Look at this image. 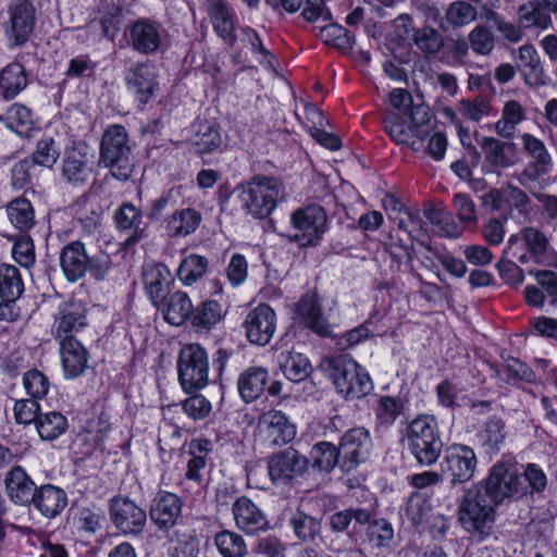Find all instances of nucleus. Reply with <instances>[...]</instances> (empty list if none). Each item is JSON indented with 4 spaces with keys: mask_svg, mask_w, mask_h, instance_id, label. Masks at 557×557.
<instances>
[{
    "mask_svg": "<svg viewBox=\"0 0 557 557\" xmlns=\"http://www.w3.org/2000/svg\"><path fill=\"white\" fill-rule=\"evenodd\" d=\"M478 438L487 454L498 453L506 438L504 421L499 418H491L483 424Z\"/></svg>",
    "mask_w": 557,
    "mask_h": 557,
    "instance_id": "46",
    "label": "nucleus"
},
{
    "mask_svg": "<svg viewBox=\"0 0 557 557\" xmlns=\"http://www.w3.org/2000/svg\"><path fill=\"white\" fill-rule=\"evenodd\" d=\"M309 460L293 447L273 455L268 462L270 479L275 484H286L301 475L308 468Z\"/></svg>",
    "mask_w": 557,
    "mask_h": 557,
    "instance_id": "20",
    "label": "nucleus"
},
{
    "mask_svg": "<svg viewBox=\"0 0 557 557\" xmlns=\"http://www.w3.org/2000/svg\"><path fill=\"white\" fill-rule=\"evenodd\" d=\"M497 505L481 486H473L462 497L458 520L468 533L484 539L493 529Z\"/></svg>",
    "mask_w": 557,
    "mask_h": 557,
    "instance_id": "3",
    "label": "nucleus"
},
{
    "mask_svg": "<svg viewBox=\"0 0 557 557\" xmlns=\"http://www.w3.org/2000/svg\"><path fill=\"white\" fill-rule=\"evenodd\" d=\"M226 314V309L218 299H207L195 308L190 323L198 332H209L220 323Z\"/></svg>",
    "mask_w": 557,
    "mask_h": 557,
    "instance_id": "36",
    "label": "nucleus"
},
{
    "mask_svg": "<svg viewBox=\"0 0 557 557\" xmlns=\"http://www.w3.org/2000/svg\"><path fill=\"white\" fill-rule=\"evenodd\" d=\"M373 511L361 507H350L330 516V528L333 532H344L354 520L357 524L364 525L371 521Z\"/></svg>",
    "mask_w": 557,
    "mask_h": 557,
    "instance_id": "49",
    "label": "nucleus"
},
{
    "mask_svg": "<svg viewBox=\"0 0 557 557\" xmlns=\"http://www.w3.org/2000/svg\"><path fill=\"white\" fill-rule=\"evenodd\" d=\"M269 381V372L263 367L252 366L238 377L237 387L245 403L258 399L264 392Z\"/></svg>",
    "mask_w": 557,
    "mask_h": 557,
    "instance_id": "35",
    "label": "nucleus"
},
{
    "mask_svg": "<svg viewBox=\"0 0 557 557\" xmlns=\"http://www.w3.org/2000/svg\"><path fill=\"white\" fill-rule=\"evenodd\" d=\"M552 11L540 0H532L519 7V23L524 28L546 30L553 25Z\"/></svg>",
    "mask_w": 557,
    "mask_h": 557,
    "instance_id": "38",
    "label": "nucleus"
},
{
    "mask_svg": "<svg viewBox=\"0 0 557 557\" xmlns=\"http://www.w3.org/2000/svg\"><path fill=\"white\" fill-rule=\"evenodd\" d=\"M242 209L255 219L268 218L278 202L285 198V186L281 178L256 175L238 187Z\"/></svg>",
    "mask_w": 557,
    "mask_h": 557,
    "instance_id": "2",
    "label": "nucleus"
},
{
    "mask_svg": "<svg viewBox=\"0 0 557 557\" xmlns=\"http://www.w3.org/2000/svg\"><path fill=\"white\" fill-rule=\"evenodd\" d=\"M232 511L237 528L248 534L264 531L269 527L267 515L246 496H240L234 502Z\"/></svg>",
    "mask_w": 557,
    "mask_h": 557,
    "instance_id": "27",
    "label": "nucleus"
},
{
    "mask_svg": "<svg viewBox=\"0 0 557 557\" xmlns=\"http://www.w3.org/2000/svg\"><path fill=\"white\" fill-rule=\"evenodd\" d=\"M312 467L324 472H330L336 465L339 466L341 457L337 446L330 442L317 443L310 451Z\"/></svg>",
    "mask_w": 557,
    "mask_h": 557,
    "instance_id": "50",
    "label": "nucleus"
},
{
    "mask_svg": "<svg viewBox=\"0 0 557 557\" xmlns=\"http://www.w3.org/2000/svg\"><path fill=\"white\" fill-rule=\"evenodd\" d=\"M24 292V281L20 270L8 263L0 264V297L4 301L15 302Z\"/></svg>",
    "mask_w": 557,
    "mask_h": 557,
    "instance_id": "42",
    "label": "nucleus"
},
{
    "mask_svg": "<svg viewBox=\"0 0 557 557\" xmlns=\"http://www.w3.org/2000/svg\"><path fill=\"white\" fill-rule=\"evenodd\" d=\"M90 260L85 251V247L79 242H73L66 245L60 255V264L66 278L76 282L84 276Z\"/></svg>",
    "mask_w": 557,
    "mask_h": 557,
    "instance_id": "32",
    "label": "nucleus"
},
{
    "mask_svg": "<svg viewBox=\"0 0 557 557\" xmlns=\"http://www.w3.org/2000/svg\"><path fill=\"white\" fill-rule=\"evenodd\" d=\"M214 545L222 557H245L248 553L244 537L230 530H223L214 535Z\"/></svg>",
    "mask_w": 557,
    "mask_h": 557,
    "instance_id": "51",
    "label": "nucleus"
},
{
    "mask_svg": "<svg viewBox=\"0 0 557 557\" xmlns=\"http://www.w3.org/2000/svg\"><path fill=\"white\" fill-rule=\"evenodd\" d=\"M407 116L410 125H407L399 113L388 112L383 120L384 129L395 143L419 150L420 141L430 134L429 123L432 117L430 108L425 104H417Z\"/></svg>",
    "mask_w": 557,
    "mask_h": 557,
    "instance_id": "7",
    "label": "nucleus"
},
{
    "mask_svg": "<svg viewBox=\"0 0 557 557\" xmlns=\"http://www.w3.org/2000/svg\"><path fill=\"white\" fill-rule=\"evenodd\" d=\"M159 309L169 324L180 326L187 319H191L193 302L185 292L177 290L165 299Z\"/></svg>",
    "mask_w": 557,
    "mask_h": 557,
    "instance_id": "37",
    "label": "nucleus"
},
{
    "mask_svg": "<svg viewBox=\"0 0 557 557\" xmlns=\"http://www.w3.org/2000/svg\"><path fill=\"white\" fill-rule=\"evenodd\" d=\"M92 172V156L85 143L66 148L62 159V177L74 186L86 183Z\"/></svg>",
    "mask_w": 557,
    "mask_h": 557,
    "instance_id": "21",
    "label": "nucleus"
},
{
    "mask_svg": "<svg viewBox=\"0 0 557 557\" xmlns=\"http://www.w3.org/2000/svg\"><path fill=\"white\" fill-rule=\"evenodd\" d=\"M213 28L228 44L235 41L233 14L223 0H208Z\"/></svg>",
    "mask_w": 557,
    "mask_h": 557,
    "instance_id": "39",
    "label": "nucleus"
},
{
    "mask_svg": "<svg viewBox=\"0 0 557 557\" xmlns=\"http://www.w3.org/2000/svg\"><path fill=\"white\" fill-rule=\"evenodd\" d=\"M125 82L128 90L140 104H147L159 90L157 67L150 62L138 63L128 70Z\"/></svg>",
    "mask_w": 557,
    "mask_h": 557,
    "instance_id": "22",
    "label": "nucleus"
},
{
    "mask_svg": "<svg viewBox=\"0 0 557 557\" xmlns=\"http://www.w3.org/2000/svg\"><path fill=\"white\" fill-rule=\"evenodd\" d=\"M193 145L198 153H209L216 150L221 146L219 129L209 122L198 123Z\"/></svg>",
    "mask_w": 557,
    "mask_h": 557,
    "instance_id": "54",
    "label": "nucleus"
},
{
    "mask_svg": "<svg viewBox=\"0 0 557 557\" xmlns=\"http://www.w3.org/2000/svg\"><path fill=\"white\" fill-rule=\"evenodd\" d=\"M178 381L186 393H194L209 383V357L199 344L185 345L177 360Z\"/></svg>",
    "mask_w": 557,
    "mask_h": 557,
    "instance_id": "8",
    "label": "nucleus"
},
{
    "mask_svg": "<svg viewBox=\"0 0 557 557\" xmlns=\"http://www.w3.org/2000/svg\"><path fill=\"white\" fill-rule=\"evenodd\" d=\"M7 214L11 224L21 232H27L35 225L34 207L24 197L12 200L7 206Z\"/></svg>",
    "mask_w": 557,
    "mask_h": 557,
    "instance_id": "45",
    "label": "nucleus"
},
{
    "mask_svg": "<svg viewBox=\"0 0 557 557\" xmlns=\"http://www.w3.org/2000/svg\"><path fill=\"white\" fill-rule=\"evenodd\" d=\"M257 436L270 446L286 445L295 438L296 426L283 411L269 410L259 417Z\"/></svg>",
    "mask_w": 557,
    "mask_h": 557,
    "instance_id": "16",
    "label": "nucleus"
},
{
    "mask_svg": "<svg viewBox=\"0 0 557 557\" xmlns=\"http://www.w3.org/2000/svg\"><path fill=\"white\" fill-rule=\"evenodd\" d=\"M404 408L399 398L383 396L379 399L375 409L376 420L381 425L391 426L399 417Z\"/></svg>",
    "mask_w": 557,
    "mask_h": 557,
    "instance_id": "61",
    "label": "nucleus"
},
{
    "mask_svg": "<svg viewBox=\"0 0 557 557\" xmlns=\"http://www.w3.org/2000/svg\"><path fill=\"white\" fill-rule=\"evenodd\" d=\"M424 215L431 224L437 227L438 234L451 238L460 236L461 230L446 210L432 207L424 211Z\"/></svg>",
    "mask_w": 557,
    "mask_h": 557,
    "instance_id": "58",
    "label": "nucleus"
},
{
    "mask_svg": "<svg viewBox=\"0 0 557 557\" xmlns=\"http://www.w3.org/2000/svg\"><path fill=\"white\" fill-rule=\"evenodd\" d=\"M117 228L125 233V245L132 246L146 237V224L143 221V214L132 203H124L114 214Z\"/></svg>",
    "mask_w": 557,
    "mask_h": 557,
    "instance_id": "30",
    "label": "nucleus"
},
{
    "mask_svg": "<svg viewBox=\"0 0 557 557\" xmlns=\"http://www.w3.org/2000/svg\"><path fill=\"white\" fill-rule=\"evenodd\" d=\"M30 504H34L35 508L47 518H54L61 513V511L67 505L66 493L52 484H46L36 488L34 499Z\"/></svg>",
    "mask_w": 557,
    "mask_h": 557,
    "instance_id": "33",
    "label": "nucleus"
},
{
    "mask_svg": "<svg viewBox=\"0 0 557 557\" xmlns=\"http://www.w3.org/2000/svg\"><path fill=\"white\" fill-rule=\"evenodd\" d=\"M406 438L417 462L431 466L438 459L443 442L440 436L437 421L434 416L420 414L407 426Z\"/></svg>",
    "mask_w": 557,
    "mask_h": 557,
    "instance_id": "5",
    "label": "nucleus"
},
{
    "mask_svg": "<svg viewBox=\"0 0 557 557\" xmlns=\"http://www.w3.org/2000/svg\"><path fill=\"white\" fill-rule=\"evenodd\" d=\"M23 386L30 398L38 400L48 394L50 382L41 371L32 369L24 373Z\"/></svg>",
    "mask_w": 557,
    "mask_h": 557,
    "instance_id": "63",
    "label": "nucleus"
},
{
    "mask_svg": "<svg viewBox=\"0 0 557 557\" xmlns=\"http://www.w3.org/2000/svg\"><path fill=\"white\" fill-rule=\"evenodd\" d=\"M290 524L295 535L301 541L313 540L321 532V522L300 510L293 515Z\"/></svg>",
    "mask_w": 557,
    "mask_h": 557,
    "instance_id": "59",
    "label": "nucleus"
},
{
    "mask_svg": "<svg viewBox=\"0 0 557 557\" xmlns=\"http://www.w3.org/2000/svg\"><path fill=\"white\" fill-rule=\"evenodd\" d=\"M87 325V309L76 300L62 301L54 313L52 335L61 341L75 338L74 335Z\"/></svg>",
    "mask_w": 557,
    "mask_h": 557,
    "instance_id": "18",
    "label": "nucleus"
},
{
    "mask_svg": "<svg viewBox=\"0 0 557 557\" xmlns=\"http://www.w3.org/2000/svg\"><path fill=\"white\" fill-rule=\"evenodd\" d=\"M100 162L110 169L113 177L126 181L134 169L132 147L124 126L110 125L103 133L100 145Z\"/></svg>",
    "mask_w": 557,
    "mask_h": 557,
    "instance_id": "6",
    "label": "nucleus"
},
{
    "mask_svg": "<svg viewBox=\"0 0 557 557\" xmlns=\"http://www.w3.org/2000/svg\"><path fill=\"white\" fill-rule=\"evenodd\" d=\"M457 110L459 115L474 123H479L484 117L495 113L492 99L483 95L460 99L457 103Z\"/></svg>",
    "mask_w": 557,
    "mask_h": 557,
    "instance_id": "44",
    "label": "nucleus"
},
{
    "mask_svg": "<svg viewBox=\"0 0 557 557\" xmlns=\"http://www.w3.org/2000/svg\"><path fill=\"white\" fill-rule=\"evenodd\" d=\"M547 248L548 239L545 234L534 226H527L509 236L506 252L521 263L540 262Z\"/></svg>",
    "mask_w": 557,
    "mask_h": 557,
    "instance_id": "13",
    "label": "nucleus"
},
{
    "mask_svg": "<svg viewBox=\"0 0 557 557\" xmlns=\"http://www.w3.org/2000/svg\"><path fill=\"white\" fill-rule=\"evenodd\" d=\"M67 419L58 411L39 414L36 420V429L42 441H54L67 430Z\"/></svg>",
    "mask_w": 557,
    "mask_h": 557,
    "instance_id": "47",
    "label": "nucleus"
},
{
    "mask_svg": "<svg viewBox=\"0 0 557 557\" xmlns=\"http://www.w3.org/2000/svg\"><path fill=\"white\" fill-rule=\"evenodd\" d=\"M505 205L510 212H516L519 216L528 218L531 212V200L529 196L519 187L508 185L505 187Z\"/></svg>",
    "mask_w": 557,
    "mask_h": 557,
    "instance_id": "64",
    "label": "nucleus"
},
{
    "mask_svg": "<svg viewBox=\"0 0 557 557\" xmlns=\"http://www.w3.org/2000/svg\"><path fill=\"white\" fill-rule=\"evenodd\" d=\"M527 120V110L518 100L504 102L500 117L493 124L492 129L503 139L511 140L518 126Z\"/></svg>",
    "mask_w": 557,
    "mask_h": 557,
    "instance_id": "31",
    "label": "nucleus"
},
{
    "mask_svg": "<svg viewBox=\"0 0 557 557\" xmlns=\"http://www.w3.org/2000/svg\"><path fill=\"white\" fill-rule=\"evenodd\" d=\"M183 502L178 495L161 491L152 500L150 519L160 530L173 528L182 513Z\"/></svg>",
    "mask_w": 557,
    "mask_h": 557,
    "instance_id": "26",
    "label": "nucleus"
},
{
    "mask_svg": "<svg viewBox=\"0 0 557 557\" xmlns=\"http://www.w3.org/2000/svg\"><path fill=\"white\" fill-rule=\"evenodd\" d=\"M517 53V65L524 74L527 83H531V79L537 81L543 69L540 55L534 46L523 45L518 48Z\"/></svg>",
    "mask_w": 557,
    "mask_h": 557,
    "instance_id": "52",
    "label": "nucleus"
},
{
    "mask_svg": "<svg viewBox=\"0 0 557 557\" xmlns=\"http://www.w3.org/2000/svg\"><path fill=\"white\" fill-rule=\"evenodd\" d=\"M98 13L99 17L89 22L84 30L88 35H92L94 42L100 41L102 37L114 40L122 25V7L112 1L101 0Z\"/></svg>",
    "mask_w": 557,
    "mask_h": 557,
    "instance_id": "23",
    "label": "nucleus"
},
{
    "mask_svg": "<svg viewBox=\"0 0 557 557\" xmlns=\"http://www.w3.org/2000/svg\"><path fill=\"white\" fill-rule=\"evenodd\" d=\"M499 376L508 384H517L518 382L532 383L536 375L534 371L523 361L510 358L507 363L499 370Z\"/></svg>",
    "mask_w": 557,
    "mask_h": 557,
    "instance_id": "57",
    "label": "nucleus"
},
{
    "mask_svg": "<svg viewBox=\"0 0 557 557\" xmlns=\"http://www.w3.org/2000/svg\"><path fill=\"white\" fill-rule=\"evenodd\" d=\"M277 317L267 304H259L248 311L243 329L247 341L257 346L268 345L276 331Z\"/></svg>",
    "mask_w": 557,
    "mask_h": 557,
    "instance_id": "17",
    "label": "nucleus"
},
{
    "mask_svg": "<svg viewBox=\"0 0 557 557\" xmlns=\"http://www.w3.org/2000/svg\"><path fill=\"white\" fill-rule=\"evenodd\" d=\"M281 367L285 376L292 382H301L311 373V363L301 352L288 351L282 354Z\"/></svg>",
    "mask_w": 557,
    "mask_h": 557,
    "instance_id": "48",
    "label": "nucleus"
},
{
    "mask_svg": "<svg viewBox=\"0 0 557 557\" xmlns=\"http://www.w3.org/2000/svg\"><path fill=\"white\" fill-rule=\"evenodd\" d=\"M143 280L148 298L160 308L173 283L170 269L163 263H148L144 268Z\"/></svg>",
    "mask_w": 557,
    "mask_h": 557,
    "instance_id": "25",
    "label": "nucleus"
},
{
    "mask_svg": "<svg viewBox=\"0 0 557 557\" xmlns=\"http://www.w3.org/2000/svg\"><path fill=\"white\" fill-rule=\"evenodd\" d=\"M164 29L159 23L139 18L128 28L131 47L143 54H152L161 47Z\"/></svg>",
    "mask_w": 557,
    "mask_h": 557,
    "instance_id": "24",
    "label": "nucleus"
},
{
    "mask_svg": "<svg viewBox=\"0 0 557 557\" xmlns=\"http://www.w3.org/2000/svg\"><path fill=\"white\" fill-rule=\"evenodd\" d=\"M293 240L302 247L317 246L327 228V215L319 205L298 208L290 215Z\"/></svg>",
    "mask_w": 557,
    "mask_h": 557,
    "instance_id": "9",
    "label": "nucleus"
},
{
    "mask_svg": "<svg viewBox=\"0 0 557 557\" xmlns=\"http://www.w3.org/2000/svg\"><path fill=\"white\" fill-rule=\"evenodd\" d=\"M476 18V9L467 1L451 2L445 12V22L453 28L466 27Z\"/></svg>",
    "mask_w": 557,
    "mask_h": 557,
    "instance_id": "53",
    "label": "nucleus"
},
{
    "mask_svg": "<svg viewBox=\"0 0 557 557\" xmlns=\"http://www.w3.org/2000/svg\"><path fill=\"white\" fill-rule=\"evenodd\" d=\"M412 39L417 48L425 55L436 54L444 46L442 34L430 26L416 29Z\"/></svg>",
    "mask_w": 557,
    "mask_h": 557,
    "instance_id": "56",
    "label": "nucleus"
},
{
    "mask_svg": "<svg viewBox=\"0 0 557 557\" xmlns=\"http://www.w3.org/2000/svg\"><path fill=\"white\" fill-rule=\"evenodd\" d=\"M208 268L209 260L206 257L190 253L182 259L176 274L183 285L193 286L206 275Z\"/></svg>",
    "mask_w": 557,
    "mask_h": 557,
    "instance_id": "43",
    "label": "nucleus"
},
{
    "mask_svg": "<svg viewBox=\"0 0 557 557\" xmlns=\"http://www.w3.org/2000/svg\"><path fill=\"white\" fill-rule=\"evenodd\" d=\"M27 85L22 64L13 62L0 71V95L5 100L15 98Z\"/></svg>",
    "mask_w": 557,
    "mask_h": 557,
    "instance_id": "40",
    "label": "nucleus"
},
{
    "mask_svg": "<svg viewBox=\"0 0 557 557\" xmlns=\"http://www.w3.org/2000/svg\"><path fill=\"white\" fill-rule=\"evenodd\" d=\"M201 220V214L195 209L177 210L169 218L166 232L172 237H186L198 228Z\"/></svg>",
    "mask_w": 557,
    "mask_h": 557,
    "instance_id": "41",
    "label": "nucleus"
},
{
    "mask_svg": "<svg viewBox=\"0 0 557 557\" xmlns=\"http://www.w3.org/2000/svg\"><path fill=\"white\" fill-rule=\"evenodd\" d=\"M337 448L341 470L350 472L370 458L373 449L371 434L362 426L352 428L343 434Z\"/></svg>",
    "mask_w": 557,
    "mask_h": 557,
    "instance_id": "11",
    "label": "nucleus"
},
{
    "mask_svg": "<svg viewBox=\"0 0 557 557\" xmlns=\"http://www.w3.org/2000/svg\"><path fill=\"white\" fill-rule=\"evenodd\" d=\"M321 370L332 381L337 393L346 399H360L372 388L367 370L348 355H334L321 361Z\"/></svg>",
    "mask_w": 557,
    "mask_h": 557,
    "instance_id": "1",
    "label": "nucleus"
},
{
    "mask_svg": "<svg viewBox=\"0 0 557 557\" xmlns=\"http://www.w3.org/2000/svg\"><path fill=\"white\" fill-rule=\"evenodd\" d=\"M5 35L10 46H22L30 37L36 24V9L29 0H11L8 7Z\"/></svg>",
    "mask_w": 557,
    "mask_h": 557,
    "instance_id": "14",
    "label": "nucleus"
},
{
    "mask_svg": "<svg viewBox=\"0 0 557 557\" xmlns=\"http://www.w3.org/2000/svg\"><path fill=\"white\" fill-rule=\"evenodd\" d=\"M60 354L64 374L74 379L83 374L87 368L88 352L75 338L60 342Z\"/></svg>",
    "mask_w": 557,
    "mask_h": 557,
    "instance_id": "34",
    "label": "nucleus"
},
{
    "mask_svg": "<svg viewBox=\"0 0 557 557\" xmlns=\"http://www.w3.org/2000/svg\"><path fill=\"white\" fill-rule=\"evenodd\" d=\"M471 51L476 55H490L496 44V39L492 30L483 25H475L467 36Z\"/></svg>",
    "mask_w": 557,
    "mask_h": 557,
    "instance_id": "55",
    "label": "nucleus"
},
{
    "mask_svg": "<svg viewBox=\"0 0 557 557\" xmlns=\"http://www.w3.org/2000/svg\"><path fill=\"white\" fill-rule=\"evenodd\" d=\"M523 151L531 158V161L519 175V183L523 186L530 182L550 173L554 161L545 143L530 133L520 136Z\"/></svg>",
    "mask_w": 557,
    "mask_h": 557,
    "instance_id": "15",
    "label": "nucleus"
},
{
    "mask_svg": "<svg viewBox=\"0 0 557 557\" xmlns=\"http://www.w3.org/2000/svg\"><path fill=\"white\" fill-rule=\"evenodd\" d=\"M476 467L478 458L473 448L462 444L448 446L441 462L442 474L447 476L453 485L470 481Z\"/></svg>",
    "mask_w": 557,
    "mask_h": 557,
    "instance_id": "12",
    "label": "nucleus"
},
{
    "mask_svg": "<svg viewBox=\"0 0 557 557\" xmlns=\"http://www.w3.org/2000/svg\"><path fill=\"white\" fill-rule=\"evenodd\" d=\"M110 518L124 534H140L147 522L146 511L127 497L115 496L110 500Z\"/></svg>",
    "mask_w": 557,
    "mask_h": 557,
    "instance_id": "19",
    "label": "nucleus"
},
{
    "mask_svg": "<svg viewBox=\"0 0 557 557\" xmlns=\"http://www.w3.org/2000/svg\"><path fill=\"white\" fill-rule=\"evenodd\" d=\"M8 497L16 505H28L34 499L36 485L21 466H14L4 478Z\"/></svg>",
    "mask_w": 557,
    "mask_h": 557,
    "instance_id": "29",
    "label": "nucleus"
},
{
    "mask_svg": "<svg viewBox=\"0 0 557 557\" xmlns=\"http://www.w3.org/2000/svg\"><path fill=\"white\" fill-rule=\"evenodd\" d=\"M296 314L312 332L320 336H327L331 333L329 323L318 295L315 293L305 294L296 304Z\"/></svg>",
    "mask_w": 557,
    "mask_h": 557,
    "instance_id": "28",
    "label": "nucleus"
},
{
    "mask_svg": "<svg viewBox=\"0 0 557 557\" xmlns=\"http://www.w3.org/2000/svg\"><path fill=\"white\" fill-rule=\"evenodd\" d=\"M368 524L367 536L374 547H386L394 537V529L385 519H373Z\"/></svg>",
    "mask_w": 557,
    "mask_h": 557,
    "instance_id": "62",
    "label": "nucleus"
},
{
    "mask_svg": "<svg viewBox=\"0 0 557 557\" xmlns=\"http://www.w3.org/2000/svg\"><path fill=\"white\" fill-rule=\"evenodd\" d=\"M483 491L493 503L528 495V487L520 474L518 462L511 455H503L490 469Z\"/></svg>",
    "mask_w": 557,
    "mask_h": 557,
    "instance_id": "4",
    "label": "nucleus"
},
{
    "mask_svg": "<svg viewBox=\"0 0 557 557\" xmlns=\"http://www.w3.org/2000/svg\"><path fill=\"white\" fill-rule=\"evenodd\" d=\"M322 40L341 50H349L355 44V36L339 24H330L321 29Z\"/></svg>",
    "mask_w": 557,
    "mask_h": 557,
    "instance_id": "60",
    "label": "nucleus"
},
{
    "mask_svg": "<svg viewBox=\"0 0 557 557\" xmlns=\"http://www.w3.org/2000/svg\"><path fill=\"white\" fill-rule=\"evenodd\" d=\"M482 153L481 170L484 174L497 176L517 164L519 156L517 147L509 140L494 136H483L479 143Z\"/></svg>",
    "mask_w": 557,
    "mask_h": 557,
    "instance_id": "10",
    "label": "nucleus"
}]
</instances>
